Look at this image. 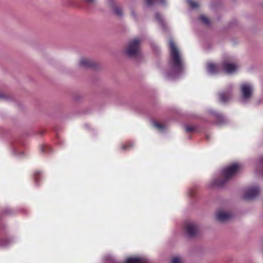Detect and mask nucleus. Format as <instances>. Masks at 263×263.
I'll return each mask as SVG.
<instances>
[{"label": "nucleus", "instance_id": "obj_1", "mask_svg": "<svg viewBox=\"0 0 263 263\" xmlns=\"http://www.w3.org/2000/svg\"><path fill=\"white\" fill-rule=\"evenodd\" d=\"M169 48L170 69L167 72L166 76L170 79H174L177 78L182 72L183 63L179 50L172 40H170Z\"/></svg>", "mask_w": 263, "mask_h": 263}, {"label": "nucleus", "instance_id": "obj_2", "mask_svg": "<svg viewBox=\"0 0 263 263\" xmlns=\"http://www.w3.org/2000/svg\"><path fill=\"white\" fill-rule=\"evenodd\" d=\"M240 166L234 163L223 170L221 177L213 180L212 186L222 187L239 171Z\"/></svg>", "mask_w": 263, "mask_h": 263}, {"label": "nucleus", "instance_id": "obj_3", "mask_svg": "<svg viewBox=\"0 0 263 263\" xmlns=\"http://www.w3.org/2000/svg\"><path fill=\"white\" fill-rule=\"evenodd\" d=\"M253 90L252 84L248 82L242 83L240 85V102L242 103L249 102L252 97Z\"/></svg>", "mask_w": 263, "mask_h": 263}, {"label": "nucleus", "instance_id": "obj_4", "mask_svg": "<svg viewBox=\"0 0 263 263\" xmlns=\"http://www.w3.org/2000/svg\"><path fill=\"white\" fill-rule=\"evenodd\" d=\"M140 41L135 39L130 41L126 50V54L129 57H136L140 53Z\"/></svg>", "mask_w": 263, "mask_h": 263}, {"label": "nucleus", "instance_id": "obj_5", "mask_svg": "<svg viewBox=\"0 0 263 263\" xmlns=\"http://www.w3.org/2000/svg\"><path fill=\"white\" fill-rule=\"evenodd\" d=\"M184 231L187 237L193 238L198 234L199 227L194 222H187L184 225Z\"/></svg>", "mask_w": 263, "mask_h": 263}, {"label": "nucleus", "instance_id": "obj_6", "mask_svg": "<svg viewBox=\"0 0 263 263\" xmlns=\"http://www.w3.org/2000/svg\"><path fill=\"white\" fill-rule=\"evenodd\" d=\"M259 192L260 190L257 186L250 187L245 191L243 198L247 200L253 199L259 194Z\"/></svg>", "mask_w": 263, "mask_h": 263}, {"label": "nucleus", "instance_id": "obj_7", "mask_svg": "<svg viewBox=\"0 0 263 263\" xmlns=\"http://www.w3.org/2000/svg\"><path fill=\"white\" fill-rule=\"evenodd\" d=\"M233 217V215L231 212L223 211H218L216 214V219L221 222L229 221Z\"/></svg>", "mask_w": 263, "mask_h": 263}, {"label": "nucleus", "instance_id": "obj_8", "mask_svg": "<svg viewBox=\"0 0 263 263\" xmlns=\"http://www.w3.org/2000/svg\"><path fill=\"white\" fill-rule=\"evenodd\" d=\"M222 68L226 73L232 74L238 70V66L235 63L224 61L222 64Z\"/></svg>", "mask_w": 263, "mask_h": 263}, {"label": "nucleus", "instance_id": "obj_9", "mask_svg": "<svg viewBox=\"0 0 263 263\" xmlns=\"http://www.w3.org/2000/svg\"><path fill=\"white\" fill-rule=\"evenodd\" d=\"M79 66L83 68H89L95 66V62L89 59L86 58H82L79 62Z\"/></svg>", "mask_w": 263, "mask_h": 263}, {"label": "nucleus", "instance_id": "obj_10", "mask_svg": "<svg viewBox=\"0 0 263 263\" xmlns=\"http://www.w3.org/2000/svg\"><path fill=\"white\" fill-rule=\"evenodd\" d=\"M206 68L208 72L211 75L216 74L220 70V68L218 65L212 63L207 65Z\"/></svg>", "mask_w": 263, "mask_h": 263}, {"label": "nucleus", "instance_id": "obj_11", "mask_svg": "<svg viewBox=\"0 0 263 263\" xmlns=\"http://www.w3.org/2000/svg\"><path fill=\"white\" fill-rule=\"evenodd\" d=\"M231 97L230 91L221 92L219 94V101L223 103L227 102L231 98Z\"/></svg>", "mask_w": 263, "mask_h": 263}, {"label": "nucleus", "instance_id": "obj_12", "mask_svg": "<svg viewBox=\"0 0 263 263\" xmlns=\"http://www.w3.org/2000/svg\"><path fill=\"white\" fill-rule=\"evenodd\" d=\"M184 259L180 255H174L172 257L170 263H183Z\"/></svg>", "mask_w": 263, "mask_h": 263}, {"label": "nucleus", "instance_id": "obj_13", "mask_svg": "<svg viewBox=\"0 0 263 263\" xmlns=\"http://www.w3.org/2000/svg\"><path fill=\"white\" fill-rule=\"evenodd\" d=\"M155 19L163 29H165V24L162 17L158 13L155 14Z\"/></svg>", "mask_w": 263, "mask_h": 263}, {"label": "nucleus", "instance_id": "obj_14", "mask_svg": "<svg viewBox=\"0 0 263 263\" xmlns=\"http://www.w3.org/2000/svg\"><path fill=\"white\" fill-rule=\"evenodd\" d=\"M146 4L150 6L155 3H158L160 5H163L165 4V0H146Z\"/></svg>", "mask_w": 263, "mask_h": 263}, {"label": "nucleus", "instance_id": "obj_15", "mask_svg": "<svg viewBox=\"0 0 263 263\" xmlns=\"http://www.w3.org/2000/svg\"><path fill=\"white\" fill-rule=\"evenodd\" d=\"M187 2L192 9H196L199 6V5L197 3L193 1L192 0H187Z\"/></svg>", "mask_w": 263, "mask_h": 263}, {"label": "nucleus", "instance_id": "obj_16", "mask_svg": "<svg viewBox=\"0 0 263 263\" xmlns=\"http://www.w3.org/2000/svg\"><path fill=\"white\" fill-rule=\"evenodd\" d=\"M114 13L119 16H121L122 15V11L121 9L119 7H116L114 9Z\"/></svg>", "mask_w": 263, "mask_h": 263}, {"label": "nucleus", "instance_id": "obj_17", "mask_svg": "<svg viewBox=\"0 0 263 263\" xmlns=\"http://www.w3.org/2000/svg\"><path fill=\"white\" fill-rule=\"evenodd\" d=\"M153 125L154 127H155L156 128L159 130H162L164 128V126L163 124L159 123L157 122H154Z\"/></svg>", "mask_w": 263, "mask_h": 263}, {"label": "nucleus", "instance_id": "obj_18", "mask_svg": "<svg viewBox=\"0 0 263 263\" xmlns=\"http://www.w3.org/2000/svg\"><path fill=\"white\" fill-rule=\"evenodd\" d=\"M11 241L10 240L3 239L0 242V246L2 247H6L10 243Z\"/></svg>", "mask_w": 263, "mask_h": 263}, {"label": "nucleus", "instance_id": "obj_19", "mask_svg": "<svg viewBox=\"0 0 263 263\" xmlns=\"http://www.w3.org/2000/svg\"><path fill=\"white\" fill-rule=\"evenodd\" d=\"M200 20H201L204 24L205 25H209L210 24V21L209 19L204 15H201L199 17Z\"/></svg>", "mask_w": 263, "mask_h": 263}, {"label": "nucleus", "instance_id": "obj_20", "mask_svg": "<svg viewBox=\"0 0 263 263\" xmlns=\"http://www.w3.org/2000/svg\"><path fill=\"white\" fill-rule=\"evenodd\" d=\"M184 128L187 133H191L195 130V127L190 125H184Z\"/></svg>", "mask_w": 263, "mask_h": 263}, {"label": "nucleus", "instance_id": "obj_21", "mask_svg": "<svg viewBox=\"0 0 263 263\" xmlns=\"http://www.w3.org/2000/svg\"><path fill=\"white\" fill-rule=\"evenodd\" d=\"M259 165L262 168V174L263 175V156L260 157L258 160Z\"/></svg>", "mask_w": 263, "mask_h": 263}, {"label": "nucleus", "instance_id": "obj_22", "mask_svg": "<svg viewBox=\"0 0 263 263\" xmlns=\"http://www.w3.org/2000/svg\"><path fill=\"white\" fill-rule=\"evenodd\" d=\"M215 117H216V119L218 120L216 123L217 124L220 125L223 123V122L221 121L223 118V116H218Z\"/></svg>", "mask_w": 263, "mask_h": 263}, {"label": "nucleus", "instance_id": "obj_23", "mask_svg": "<svg viewBox=\"0 0 263 263\" xmlns=\"http://www.w3.org/2000/svg\"><path fill=\"white\" fill-rule=\"evenodd\" d=\"M8 97L4 93L0 91V100H7Z\"/></svg>", "mask_w": 263, "mask_h": 263}, {"label": "nucleus", "instance_id": "obj_24", "mask_svg": "<svg viewBox=\"0 0 263 263\" xmlns=\"http://www.w3.org/2000/svg\"><path fill=\"white\" fill-rule=\"evenodd\" d=\"M85 1L89 4H92L96 2V0H85Z\"/></svg>", "mask_w": 263, "mask_h": 263}, {"label": "nucleus", "instance_id": "obj_25", "mask_svg": "<svg viewBox=\"0 0 263 263\" xmlns=\"http://www.w3.org/2000/svg\"><path fill=\"white\" fill-rule=\"evenodd\" d=\"M211 114V115H213V116H215V115H218L217 113H216L215 112H214V111H211V112H210Z\"/></svg>", "mask_w": 263, "mask_h": 263}, {"label": "nucleus", "instance_id": "obj_26", "mask_svg": "<svg viewBox=\"0 0 263 263\" xmlns=\"http://www.w3.org/2000/svg\"><path fill=\"white\" fill-rule=\"evenodd\" d=\"M41 149L42 152H44L45 151V147L42 146V147H41Z\"/></svg>", "mask_w": 263, "mask_h": 263}, {"label": "nucleus", "instance_id": "obj_27", "mask_svg": "<svg viewBox=\"0 0 263 263\" xmlns=\"http://www.w3.org/2000/svg\"><path fill=\"white\" fill-rule=\"evenodd\" d=\"M210 136H209V135H206V139L208 140H210Z\"/></svg>", "mask_w": 263, "mask_h": 263}, {"label": "nucleus", "instance_id": "obj_28", "mask_svg": "<svg viewBox=\"0 0 263 263\" xmlns=\"http://www.w3.org/2000/svg\"><path fill=\"white\" fill-rule=\"evenodd\" d=\"M126 147V145H124L122 146L123 149H125Z\"/></svg>", "mask_w": 263, "mask_h": 263}, {"label": "nucleus", "instance_id": "obj_29", "mask_svg": "<svg viewBox=\"0 0 263 263\" xmlns=\"http://www.w3.org/2000/svg\"><path fill=\"white\" fill-rule=\"evenodd\" d=\"M37 174H38V173H36V174H35V180H37Z\"/></svg>", "mask_w": 263, "mask_h": 263}, {"label": "nucleus", "instance_id": "obj_30", "mask_svg": "<svg viewBox=\"0 0 263 263\" xmlns=\"http://www.w3.org/2000/svg\"><path fill=\"white\" fill-rule=\"evenodd\" d=\"M133 15L135 16V14L134 13H133Z\"/></svg>", "mask_w": 263, "mask_h": 263}]
</instances>
